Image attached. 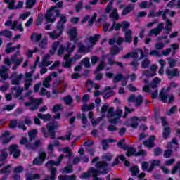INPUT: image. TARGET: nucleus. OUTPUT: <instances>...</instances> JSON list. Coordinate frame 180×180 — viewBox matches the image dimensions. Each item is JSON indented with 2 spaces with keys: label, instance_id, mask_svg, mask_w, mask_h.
<instances>
[{
  "label": "nucleus",
  "instance_id": "nucleus-1",
  "mask_svg": "<svg viewBox=\"0 0 180 180\" xmlns=\"http://www.w3.org/2000/svg\"><path fill=\"white\" fill-rule=\"evenodd\" d=\"M60 17L59 22H57L56 30H53L51 32H48V36H49L50 39H53L56 40L58 39L61 34H63V32H64V29L65 26V23H67V15L65 14H61L60 10H56V18Z\"/></svg>",
  "mask_w": 180,
  "mask_h": 180
},
{
  "label": "nucleus",
  "instance_id": "nucleus-2",
  "mask_svg": "<svg viewBox=\"0 0 180 180\" xmlns=\"http://www.w3.org/2000/svg\"><path fill=\"white\" fill-rule=\"evenodd\" d=\"M58 127H60L58 122L55 121L47 124L46 129L45 127H42L41 130L45 139L50 137L51 140H56V134L57 133L56 130H57Z\"/></svg>",
  "mask_w": 180,
  "mask_h": 180
},
{
  "label": "nucleus",
  "instance_id": "nucleus-3",
  "mask_svg": "<svg viewBox=\"0 0 180 180\" xmlns=\"http://www.w3.org/2000/svg\"><path fill=\"white\" fill-rule=\"evenodd\" d=\"M30 101H27L24 103V106L25 108H28V106H31L30 108V110L34 112V110H37L39 109V106L43 103V99L41 98H34L32 96L29 98Z\"/></svg>",
  "mask_w": 180,
  "mask_h": 180
},
{
  "label": "nucleus",
  "instance_id": "nucleus-4",
  "mask_svg": "<svg viewBox=\"0 0 180 180\" xmlns=\"http://www.w3.org/2000/svg\"><path fill=\"white\" fill-rule=\"evenodd\" d=\"M136 148L129 147L127 148V157H146L147 156V151L144 149H141L139 152L136 153Z\"/></svg>",
  "mask_w": 180,
  "mask_h": 180
},
{
  "label": "nucleus",
  "instance_id": "nucleus-5",
  "mask_svg": "<svg viewBox=\"0 0 180 180\" xmlns=\"http://www.w3.org/2000/svg\"><path fill=\"white\" fill-rule=\"evenodd\" d=\"M96 168L98 169L102 175L109 174V163L105 161H98L96 163Z\"/></svg>",
  "mask_w": 180,
  "mask_h": 180
},
{
  "label": "nucleus",
  "instance_id": "nucleus-6",
  "mask_svg": "<svg viewBox=\"0 0 180 180\" xmlns=\"http://www.w3.org/2000/svg\"><path fill=\"white\" fill-rule=\"evenodd\" d=\"M128 103H135L136 108H139V106H141V104L143 102V95L139 94L136 97V95L131 94L128 98H127Z\"/></svg>",
  "mask_w": 180,
  "mask_h": 180
},
{
  "label": "nucleus",
  "instance_id": "nucleus-7",
  "mask_svg": "<svg viewBox=\"0 0 180 180\" xmlns=\"http://www.w3.org/2000/svg\"><path fill=\"white\" fill-rule=\"evenodd\" d=\"M8 153L10 155H13L15 160H18L20 157L22 151L19 148V145L12 144L8 147Z\"/></svg>",
  "mask_w": 180,
  "mask_h": 180
},
{
  "label": "nucleus",
  "instance_id": "nucleus-8",
  "mask_svg": "<svg viewBox=\"0 0 180 180\" xmlns=\"http://www.w3.org/2000/svg\"><path fill=\"white\" fill-rule=\"evenodd\" d=\"M99 174H101V172L97 169H95V167H90L87 172H84L82 174V178L84 179H86L88 178H96V176H99Z\"/></svg>",
  "mask_w": 180,
  "mask_h": 180
},
{
  "label": "nucleus",
  "instance_id": "nucleus-9",
  "mask_svg": "<svg viewBox=\"0 0 180 180\" xmlns=\"http://www.w3.org/2000/svg\"><path fill=\"white\" fill-rule=\"evenodd\" d=\"M56 11H60V9H55L54 7L52 6L47 10V13L46 14L45 18L47 22H49V23H54V22L56 21V17L51 18L52 16H54V13L53 11H54L56 13Z\"/></svg>",
  "mask_w": 180,
  "mask_h": 180
},
{
  "label": "nucleus",
  "instance_id": "nucleus-10",
  "mask_svg": "<svg viewBox=\"0 0 180 180\" xmlns=\"http://www.w3.org/2000/svg\"><path fill=\"white\" fill-rule=\"evenodd\" d=\"M11 136V131H5L4 133H3L1 134V136H0L1 140L3 139L2 144L4 146H5L6 144H9V143H11V141H12V140L13 139V136ZM6 137H9V138L6 139Z\"/></svg>",
  "mask_w": 180,
  "mask_h": 180
},
{
  "label": "nucleus",
  "instance_id": "nucleus-11",
  "mask_svg": "<svg viewBox=\"0 0 180 180\" xmlns=\"http://www.w3.org/2000/svg\"><path fill=\"white\" fill-rule=\"evenodd\" d=\"M11 78H15L11 80V85H19L20 84V81L23 78V74H20L18 75L17 72H14L11 74Z\"/></svg>",
  "mask_w": 180,
  "mask_h": 180
},
{
  "label": "nucleus",
  "instance_id": "nucleus-12",
  "mask_svg": "<svg viewBox=\"0 0 180 180\" xmlns=\"http://www.w3.org/2000/svg\"><path fill=\"white\" fill-rule=\"evenodd\" d=\"M63 158H64V155L62 154L60 155L58 158V160L56 162L53 160H48L47 162L46 163V167H54V165L58 166L60 165V164H61V161H63Z\"/></svg>",
  "mask_w": 180,
  "mask_h": 180
},
{
  "label": "nucleus",
  "instance_id": "nucleus-13",
  "mask_svg": "<svg viewBox=\"0 0 180 180\" xmlns=\"http://www.w3.org/2000/svg\"><path fill=\"white\" fill-rule=\"evenodd\" d=\"M150 71L153 72H150V70H145L143 72V75H146L147 78H152L153 77H155L157 75V66L155 65H152L150 66Z\"/></svg>",
  "mask_w": 180,
  "mask_h": 180
},
{
  "label": "nucleus",
  "instance_id": "nucleus-14",
  "mask_svg": "<svg viewBox=\"0 0 180 180\" xmlns=\"http://www.w3.org/2000/svg\"><path fill=\"white\" fill-rule=\"evenodd\" d=\"M165 72L169 79H172L174 77H179V70H178V68H174L173 70L167 69Z\"/></svg>",
  "mask_w": 180,
  "mask_h": 180
},
{
  "label": "nucleus",
  "instance_id": "nucleus-15",
  "mask_svg": "<svg viewBox=\"0 0 180 180\" xmlns=\"http://www.w3.org/2000/svg\"><path fill=\"white\" fill-rule=\"evenodd\" d=\"M155 141V136H150L148 140L143 141V146L148 147V148H153L155 146L154 141Z\"/></svg>",
  "mask_w": 180,
  "mask_h": 180
},
{
  "label": "nucleus",
  "instance_id": "nucleus-16",
  "mask_svg": "<svg viewBox=\"0 0 180 180\" xmlns=\"http://www.w3.org/2000/svg\"><path fill=\"white\" fill-rule=\"evenodd\" d=\"M68 33L70 36V41H75V43L78 36V30L76 27H72L68 30Z\"/></svg>",
  "mask_w": 180,
  "mask_h": 180
},
{
  "label": "nucleus",
  "instance_id": "nucleus-17",
  "mask_svg": "<svg viewBox=\"0 0 180 180\" xmlns=\"http://www.w3.org/2000/svg\"><path fill=\"white\" fill-rule=\"evenodd\" d=\"M101 143L103 151H106L109 148V143H116V140L113 139H102Z\"/></svg>",
  "mask_w": 180,
  "mask_h": 180
},
{
  "label": "nucleus",
  "instance_id": "nucleus-18",
  "mask_svg": "<svg viewBox=\"0 0 180 180\" xmlns=\"http://www.w3.org/2000/svg\"><path fill=\"white\" fill-rule=\"evenodd\" d=\"M50 176L47 178L44 179L43 180H56V178L57 176V168L51 167L50 168Z\"/></svg>",
  "mask_w": 180,
  "mask_h": 180
},
{
  "label": "nucleus",
  "instance_id": "nucleus-19",
  "mask_svg": "<svg viewBox=\"0 0 180 180\" xmlns=\"http://www.w3.org/2000/svg\"><path fill=\"white\" fill-rule=\"evenodd\" d=\"M9 154L6 151V148H2L0 150V162H5L8 159Z\"/></svg>",
  "mask_w": 180,
  "mask_h": 180
},
{
  "label": "nucleus",
  "instance_id": "nucleus-20",
  "mask_svg": "<svg viewBox=\"0 0 180 180\" xmlns=\"http://www.w3.org/2000/svg\"><path fill=\"white\" fill-rule=\"evenodd\" d=\"M161 84V79L160 77H155L153 81L150 83L149 86L152 88V89H157L158 88V85Z\"/></svg>",
  "mask_w": 180,
  "mask_h": 180
},
{
  "label": "nucleus",
  "instance_id": "nucleus-21",
  "mask_svg": "<svg viewBox=\"0 0 180 180\" xmlns=\"http://www.w3.org/2000/svg\"><path fill=\"white\" fill-rule=\"evenodd\" d=\"M11 168H12V165H7L4 168L0 169V174L7 175V176H9L11 172Z\"/></svg>",
  "mask_w": 180,
  "mask_h": 180
},
{
  "label": "nucleus",
  "instance_id": "nucleus-22",
  "mask_svg": "<svg viewBox=\"0 0 180 180\" xmlns=\"http://www.w3.org/2000/svg\"><path fill=\"white\" fill-rule=\"evenodd\" d=\"M133 9H134V4H129L122 10V15L126 16V15H129V13H130V12H131Z\"/></svg>",
  "mask_w": 180,
  "mask_h": 180
},
{
  "label": "nucleus",
  "instance_id": "nucleus-23",
  "mask_svg": "<svg viewBox=\"0 0 180 180\" xmlns=\"http://www.w3.org/2000/svg\"><path fill=\"white\" fill-rule=\"evenodd\" d=\"M134 58V60H137L139 58V53L137 52H131V53H127L126 55L122 56V58L124 60H126V58Z\"/></svg>",
  "mask_w": 180,
  "mask_h": 180
},
{
  "label": "nucleus",
  "instance_id": "nucleus-24",
  "mask_svg": "<svg viewBox=\"0 0 180 180\" xmlns=\"http://www.w3.org/2000/svg\"><path fill=\"white\" fill-rule=\"evenodd\" d=\"M58 146H60V142L58 141H55L54 145H53V143L48 145V154H53L54 153V146L58 147Z\"/></svg>",
  "mask_w": 180,
  "mask_h": 180
},
{
  "label": "nucleus",
  "instance_id": "nucleus-25",
  "mask_svg": "<svg viewBox=\"0 0 180 180\" xmlns=\"http://www.w3.org/2000/svg\"><path fill=\"white\" fill-rule=\"evenodd\" d=\"M139 120H140L139 117H133L131 118V123L129 124L130 127H132V129H137V127H139Z\"/></svg>",
  "mask_w": 180,
  "mask_h": 180
},
{
  "label": "nucleus",
  "instance_id": "nucleus-26",
  "mask_svg": "<svg viewBox=\"0 0 180 180\" xmlns=\"http://www.w3.org/2000/svg\"><path fill=\"white\" fill-rule=\"evenodd\" d=\"M124 33H125V42L131 43V39H133V32H131V30H129Z\"/></svg>",
  "mask_w": 180,
  "mask_h": 180
},
{
  "label": "nucleus",
  "instance_id": "nucleus-27",
  "mask_svg": "<svg viewBox=\"0 0 180 180\" xmlns=\"http://www.w3.org/2000/svg\"><path fill=\"white\" fill-rule=\"evenodd\" d=\"M101 37V34H94V37L90 36L89 37V41L93 44V46H95L98 40H99V38Z\"/></svg>",
  "mask_w": 180,
  "mask_h": 180
},
{
  "label": "nucleus",
  "instance_id": "nucleus-28",
  "mask_svg": "<svg viewBox=\"0 0 180 180\" xmlns=\"http://www.w3.org/2000/svg\"><path fill=\"white\" fill-rule=\"evenodd\" d=\"M37 117H39V119H41L42 120H44V122H50V119H51V115H50V113H48V114L39 113L37 115Z\"/></svg>",
  "mask_w": 180,
  "mask_h": 180
},
{
  "label": "nucleus",
  "instance_id": "nucleus-29",
  "mask_svg": "<svg viewBox=\"0 0 180 180\" xmlns=\"http://www.w3.org/2000/svg\"><path fill=\"white\" fill-rule=\"evenodd\" d=\"M169 95L165 93L164 89L161 90V91L159 94V97L160 98L162 102L163 103H167V100L168 99Z\"/></svg>",
  "mask_w": 180,
  "mask_h": 180
},
{
  "label": "nucleus",
  "instance_id": "nucleus-30",
  "mask_svg": "<svg viewBox=\"0 0 180 180\" xmlns=\"http://www.w3.org/2000/svg\"><path fill=\"white\" fill-rule=\"evenodd\" d=\"M110 19L112 20H119V13H117V8H114L112 12L110 14Z\"/></svg>",
  "mask_w": 180,
  "mask_h": 180
},
{
  "label": "nucleus",
  "instance_id": "nucleus-31",
  "mask_svg": "<svg viewBox=\"0 0 180 180\" xmlns=\"http://www.w3.org/2000/svg\"><path fill=\"white\" fill-rule=\"evenodd\" d=\"M12 31H9L8 30H4L3 31L0 32V36H4L7 39H11L12 37Z\"/></svg>",
  "mask_w": 180,
  "mask_h": 180
},
{
  "label": "nucleus",
  "instance_id": "nucleus-32",
  "mask_svg": "<svg viewBox=\"0 0 180 180\" xmlns=\"http://www.w3.org/2000/svg\"><path fill=\"white\" fill-rule=\"evenodd\" d=\"M34 37H35L36 43H39V41H40V40H41V37H43V34H36V33H32L30 37L32 41H33V40H34Z\"/></svg>",
  "mask_w": 180,
  "mask_h": 180
},
{
  "label": "nucleus",
  "instance_id": "nucleus-33",
  "mask_svg": "<svg viewBox=\"0 0 180 180\" xmlns=\"http://www.w3.org/2000/svg\"><path fill=\"white\" fill-rule=\"evenodd\" d=\"M152 4L151 1H150L149 3L148 1H145L141 2L139 6L141 9H147V8H150V6H151Z\"/></svg>",
  "mask_w": 180,
  "mask_h": 180
},
{
  "label": "nucleus",
  "instance_id": "nucleus-34",
  "mask_svg": "<svg viewBox=\"0 0 180 180\" xmlns=\"http://www.w3.org/2000/svg\"><path fill=\"white\" fill-rule=\"evenodd\" d=\"M75 178H77V176L74 174L71 176H68V175L58 176V180H75Z\"/></svg>",
  "mask_w": 180,
  "mask_h": 180
},
{
  "label": "nucleus",
  "instance_id": "nucleus-35",
  "mask_svg": "<svg viewBox=\"0 0 180 180\" xmlns=\"http://www.w3.org/2000/svg\"><path fill=\"white\" fill-rule=\"evenodd\" d=\"M15 108H16V103L8 104V105H6L4 108L1 109V112H5V110H7L8 112H11V110H13Z\"/></svg>",
  "mask_w": 180,
  "mask_h": 180
},
{
  "label": "nucleus",
  "instance_id": "nucleus-36",
  "mask_svg": "<svg viewBox=\"0 0 180 180\" xmlns=\"http://www.w3.org/2000/svg\"><path fill=\"white\" fill-rule=\"evenodd\" d=\"M171 135V128L169 127H165L163 130V139L167 140L168 137Z\"/></svg>",
  "mask_w": 180,
  "mask_h": 180
},
{
  "label": "nucleus",
  "instance_id": "nucleus-37",
  "mask_svg": "<svg viewBox=\"0 0 180 180\" xmlns=\"http://www.w3.org/2000/svg\"><path fill=\"white\" fill-rule=\"evenodd\" d=\"M60 46V41H55L53 44L52 50L49 51L50 54L52 56L56 54V51H57V49H58Z\"/></svg>",
  "mask_w": 180,
  "mask_h": 180
},
{
  "label": "nucleus",
  "instance_id": "nucleus-38",
  "mask_svg": "<svg viewBox=\"0 0 180 180\" xmlns=\"http://www.w3.org/2000/svg\"><path fill=\"white\" fill-rule=\"evenodd\" d=\"M63 99L65 105H68V106H70V105H72V102H74V100L72 99V97L70 95H68L63 97Z\"/></svg>",
  "mask_w": 180,
  "mask_h": 180
},
{
  "label": "nucleus",
  "instance_id": "nucleus-39",
  "mask_svg": "<svg viewBox=\"0 0 180 180\" xmlns=\"http://www.w3.org/2000/svg\"><path fill=\"white\" fill-rule=\"evenodd\" d=\"M162 15V11L159 10L158 12L156 13L154 11H150L149 14L148 15V18H158Z\"/></svg>",
  "mask_w": 180,
  "mask_h": 180
},
{
  "label": "nucleus",
  "instance_id": "nucleus-40",
  "mask_svg": "<svg viewBox=\"0 0 180 180\" xmlns=\"http://www.w3.org/2000/svg\"><path fill=\"white\" fill-rule=\"evenodd\" d=\"M120 53V48L117 45H114L110 51L111 56H116V54H119Z\"/></svg>",
  "mask_w": 180,
  "mask_h": 180
},
{
  "label": "nucleus",
  "instance_id": "nucleus-41",
  "mask_svg": "<svg viewBox=\"0 0 180 180\" xmlns=\"http://www.w3.org/2000/svg\"><path fill=\"white\" fill-rule=\"evenodd\" d=\"M12 44H13L12 42H9L7 44L6 49L5 50L6 54H11V53H13V51H15L14 46H13V47L11 46H12Z\"/></svg>",
  "mask_w": 180,
  "mask_h": 180
},
{
  "label": "nucleus",
  "instance_id": "nucleus-42",
  "mask_svg": "<svg viewBox=\"0 0 180 180\" xmlns=\"http://www.w3.org/2000/svg\"><path fill=\"white\" fill-rule=\"evenodd\" d=\"M11 63L19 67V65H20V64L23 63V58H21L20 59L18 58H11Z\"/></svg>",
  "mask_w": 180,
  "mask_h": 180
},
{
  "label": "nucleus",
  "instance_id": "nucleus-43",
  "mask_svg": "<svg viewBox=\"0 0 180 180\" xmlns=\"http://www.w3.org/2000/svg\"><path fill=\"white\" fill-rule=\"evenodd\" d=\"M63 171L64 174H72L74 172V169H72V165L65 167Z\"/></svg>",
  "mask_w": 180,
  "mask_h": 180
},
{
  "label": "nucleus",
  "instance_id": "nucleus-44",
  "mask_svg": "<svg viewBox=\"0 0 180 180\" xmlns=\"http://www.w3.org/2000/svg\"><path fill=\"white\" fill-rule=\"evenodd\" d=\"M61 110H63V104L61 103L55 105L52 109V112H53V113H57V112H61Z\"/></svg>",
  "mask_w": 180,
  "mask_h": 180
},
{
  "label": "nucleus",
  "instance_id": "nucleus-45",
  "mask_svg": "<svg viewBox=\"0 0 180 180\" xmlns=\"http://www.w3.org/2000/svg\"><path fill=\"white\" fill-rule=\"evenodd\" d=\"M37 0H26L27 9H32L34 5H36V1Z\"/></svg>",
  "mask_w": 180,
  "mask_h": 180
},
{
  "label": "nucleus",
  "instance_id": "nucleus-46",
  "mask_svg": "<svg viewBox=\"0 0 180 180\" xmlns=\"http://www.w3.org/2000/svg\"><path fill=\"white\" fill-rule=\"evenodd\" d=\"M122 32H128L129 27H130V23L129 21H122Z\"/></svg>",
  "mask_w": 180,
  "mask_h": 180
},
{
  "label": "nucleus",
  "instance_id": "nucleus-47",
  "mask_svg": "<svg viewBox=\"0 0 180 180\" xmlns=\"http://www.w3.org/2000/svg\"><path fill=\"white\" fill-rule=\"evenodd\" d=\"M126 141V139H122V140H120L117 143V146L120 148H122V150H127L128 148V145H124L123 143Z\"/></svg>",
  "mask_w": 180,
  "mask_h": 180
},
{
  "label": "nucleus",
  "instance_id": "nucleus-48",
  "mask_svg": "<svg viewBox=\"0 0 180 180\" xmlns=\"http://www.w3.org/2000/svg\"><path fill=\"white\" fill-rule=\"evenodd\" d=\"M130 171L132 174V176H137V174L140 172V169H139V167L137 166H133L130 168Z\"/></svg>",
  "mask_w": 180,
  "mask_h": 180
},
{
  "label": "nucleus",
  "instance_id": "nucleus-49",
  "mask_svg": "<svg viewBox=\"0 0 180 180\" xmlns=\"http://www.w3.org/2000/svg\"><path fill=\"white\" fill-rule=\"evenodd\" d=\"M81 120L82 123L84 124L82 126L83 129H86V127H88V124H86L88 123V118L85 114H82Z\"/></svg>",
  "mask_w": 180,
  "mask_h": 180
},
{
  "label": "nucleus",
  "instance_id": "nucleus-50",
  "mask_svg": "<svg viewBox=\"0 0 180 180\" xmlns=\"http://www.w3.org/2000/svg\"><path fill=\"white\" fill-rule=\"evenodd\" d=\"M30 140H34L37 136V129H33L28 133Z\"/></svg>",
  "mask_w": 180,
  "mask_h": 180
},
{
  "label": "nucleus",
  "instance_id": "nucleus-51",
  "mask_svg": "<svg viewBox=\"0 0 180 180\" xmlns=\"http://www.w3.org/2000/svg\"><path fill=\"white\" fill-rule=\"evenodd\" d=\"M96 18H98V14L94 13L91 18L88 22L89 26L90 27H92V26H94V23H95V21L96 20Z\"/></svg>",
  "mask_w": 180,
  "mask_h": 180
},
{
  "label": "nucleus",
  "instance_id": "nucleus-52",
  "mask_svg": "<svg viewBox=\"0 0 180 180\" xmlns=\"http://www.w3.org/2000/svg\"><path fill=\"white\" fill-rule=\"evenodd\" d=\"M82 63L83 65H84L85 68H89L91 67V63H89V58L85 57L82 60Z\"/></svg>",
  "mask_w": 180,
  "mask_h": 180
},
{
  "label": "nucleus",
  "instance_id": "nucleus-53",
  "mask_svg": "<svg viewBox=\"0 0 180 180\" xmlns=\"http://www.w3.org/2000/svg\"><path fill=\"white\" fill-rule=\"evenodd\" d=\"M130 65L134 67V71H137V68H139V65H140V63H139V59H134L133 61L130 63Z\"/></svg>",
  "mask_w": 180,
  "mask_h": 180
},
{
  "label": "nucleus",
  "instance_id": "nucleus-54",
  "mask_svg": "<svg viewBox=\"0 0 180 180\" xmlns=\"http://www.w3.org/2000/svg\"><path fill=\"white\" fill-rule=\"evenodd\" d=\"M150 59H148V58H145L142 63H141V67L142 68H148L149 65H150Z\"/></svg>",
  "mask_w": 180,
  "mask_h": 180
},
{
  "label": "nucleus",
  "instance_id": "nucleus-55",
  "mask_svg": "<svg viewBox=\"0 0 180 180\" xmlns=\"http://www.w3.org/2000/svg\"><path fill=\"white\" fill-rule=\"evenodd\" d=\"M82 8H84V2L82 1H80L75 6V11L77 13L81 12V9H82Z\"/></svg>",
  "mask_w": 180,
  "mask_h": 180
},
{
  "label": "nucleus",
  "instance_id": "nucleus-56",
  "mask_svg": "<svg viewBox=\"0 0 180 180\" xmlns=\"http://www.w3.org/2000/svg\"><path fill=\"white\" fill-rule=\"evenodd\" d=\"M40 178V174H30L26 177L25 180H36Z\"/></svg>",
  "mask_w": 180,
  "mask_h": 180
},
{
  "label": "nucleus",
  "instance_id": "nucleus-57",
  "mask_svg": "<svg viewBox=\"0 0 180 180\" xmlns=\"http://www.w3.org/2000/svg\"><path fill=\"white\" fill-rule=\"evenodd\" d=\"M174 151H172V149H167L165 150L163 153V157L164 158H169V157H171V155H172Z\"/></svg>",
  "mask_w": 180,
  "mask_h": 180
},
{
  "label": "nucleus",
  "instance_id": "nucleus-58",
  "mask_svg": "<svg viewBox=\"0 0 180 180\" xmlns=\"http://www.w3.org/2000/svg\"><path fill=\"white\" fill-rule=\"evenodd\" d=\"M124 76H123L122 74H117L114 77L113 79V82L114 84H117V82H119V81H122V79H123V77Z\"/></svg>",
  "mask_w": 180,
  "mask_h": 180
},
{
  "label": "nucleus",
  "instance_id": "nucleus-59",
  "mask_svg": "<svg viewBox=\"0 0 180 180\" xmlns=\"http://www.w3.org/2000/svg\"><path fill=\"white\" fill-rule=\"evenodd\" d=\"M155 157H160L162 154V149L160 147H157L153 150Z\"/></svg>",
  "mask_w": 180,
  "mask_h": 180
},
{
  "label": "nucleus",
  "instance_id": "nucleus-60",
  "mask_svg": "<svg viewBox=\"0 0 180 180\" xmlns=\"http://www.w3.org/2000/svg\"><path fill=\"white\" fill-rule=\"evenodd\" d=\"M40 49H46L47 47V38L43 39L39 44Z\"/></svg>",
  "mask_w": 180,
  "mask_h": 180
},
{
  "label": "nucleus",
  "instance_id": "nucleus-61",
  "mask_svg": "<svg viewBox=\"0 0 180 180\" xmlns=\"http://www.w3.org/2000/svg\"><path fill=\"white\" fill-rule=\"evenodd\" d=\"M23 166H18L14 168L13 173L14 174H22V171H24Z\"/></svg>",
  "mask_w": 180,
  "mask_h": 180
},
{
  "label": "nucleus",
  "instance_id": "nucleus-62",
  "mask_svg": "<svg viewBox=\"0 0 180 180\" xmlns=\"http://www.w3.org/2000/svg\"><path fill=\"white\" fill-rule=\"evenodd\" d=\"M66 50L67 48L64 46V45H60L58 50V56H62V54H64V51H66Z\"/></svg>",
  "mask_w": 180,
  "mask_h": 180
},
{
  "label": "nucleus",
  "instance_id": "nucleus-63",
  "mask_svg": "<svg viewBox=\"0 0 180 180\" xmlns=\"http://www.w3.org/2000/svg\"><path fill=\"white\" fill-rule=\"evenodd\" d=\"M74 50H75V44L71 46V44H68L66 48L67 53H69L70 54H71L72 51H74Z\"/></svg>",
  "mask_w": 180,
  "mask_h": 180
},
{
  "label": "nucleus",
  "instance_id": "nucleus-64",
  "mask_svg": "<svg viewBox=\"0 0 180 180\" xmlns=\"http://www.w3.org/2000/svg\"><path fill=\"white\" fill-rule=\"evenodd\" d=\"M168 64L169 68H174V67H175V65L176 64V60L169 58Z\"/></svg>",
  "mask_w": 180,
  "mask_h": 180
}]
</instances>
